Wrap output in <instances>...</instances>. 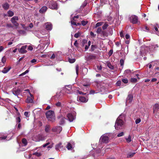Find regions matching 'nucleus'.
Returning a JSON list of instances; mask_svg holds the SVG:
<instances>
[{
	"label": "nucleus",
	"mask_w": 159,
	"mask_h": 159,
	"mask_svg": "<svg viewBox=\"0 0 159 159\" xmlns=\"http://www.w3.org/2000/svg\"><path fill=\"white\" fill-rule=\"evenodd\" d=\"M77 100L81 102H87L88 99L84 97L79 96L78 97Z\"/></svg>",
	"instance_id": "9b49d317"
},
{
	"label": "nucleus",
	"mask_w": 159,
	"mask_h": 159,
	"mask_svg": "<svg viewBox=\"0 0 159 159\" xmlns=\"http://www.w3.org/2000/svg\"><path fill=\"white\" fill-rule=\"evenodd\" d=\"M34 138L35 139H34L36 141H43L44 140V139L42 137L41 135H39L38 136H36Z\"/></svg>",
	"instance_id": "f3484780"
},
{
	"label": "nucleus",
	"mask_w": 159,
	"mask_h": 159,
	"mask_svg": "<svg viewBox=\"0 0 159 159\" xmlns=\"http://www.w3.org/2000/svg\"><path fill=\"white\" fill-rule=\"evenodd\" d=\"M28 49L30 51H32L33 49V48L31 46H29L28 47Z\"/></svg>",
	"instance_id": "e2e57ef3"
},
{
	"label": "nucleus",
	"mask_w": 159,
	"mask_h": 159,
	"mask_svg": "<svg viewBox=\"0 0 159 159\" xmlns=\"http://www.w3.org/2000/svg\"><path fill=\"white\" fill-rule=\"evenodd\" d=\"M71 87L70 85H66L65 87L63 88V90L65 91L66 93H71Z\"/></svg>",
	"instance_id": "6e6552de"
},
{
	"label": "nucleus",
	"mask_w": 159,
	"mask_h": 159,
	"mask_svg": "<svg viewBox=\"0 0 159 159\" xmlns=\"http://www.w3.org/2000/svg\"><path fill=\"white\" fill-rule=\"evenodd\" d=\"M75 61V59H69V61L70 63H73Z\"/></svg>",
	"instance_id": "e433bc0d"
},
{
	"label": "nucleus",
	"mask_w": 159,
	"mask_h": 159,
	"mask_svg": "<svg viewBox=\"0 0 159 159\" xmlns=\"http://www.w3.org/2000/svg\"><path fill=\"white\" fill-rule=\"evenodd\" d=\"M30 96L28 97L26 99V102L28 103H32L33 101L34 96L31 94L30 93Z\"/></svg>",
	"instance_id": "f8f14e48"
},
{
	"label": "nucleus",
	"mask_w": 159,
	"mask_h": 159,
	"mask_svg": "<svg viewBox=\"0 0 159 159\" xmlns=\"http://www.w3.org/2000/svg\"><path fill=\"white\" fill-rule=\"evenodd\" d=\"M16 121L18 122H20V119L19 117H18L16 118Z\"/></svg>",
	"instance_id": "69168bd1"
},
{
	"label": "nucleus",
	"mask_w": 159,
	"mask_h": 159,
	"mask_svg": "<svg viewBox=\"0 0 159 159\" xmlns=\"http://www.w3.org/2000/svg\"><path fill=\"white\" fill-rule=\"evenodd\" d=\"M113 50H111L108 53V55L109 56H111L113 53Z\"/></svg>",
	"instance_id": "4d7b16f0"
},
{
	"label": "nucleus",
	"mask_w": 159,
	"mask_h": 159,
	"mask_svg": "<svg viewBox=\"0 0 159 159\" xmlns=\"http://www.w3.org/2000/svg\"><path fill=\"white\" fill-rule=\"evenodd\" d=\"M45 28L47 30H51L52 28V25L50 23L47 22L45 24Z\"/></svg>",
	"instance_id": "dca6fc26"
},
{
	"label": "nucleus",
	"mask_w": 159,
	"mask_h": 159,
	"mask_svg": "<svg viewBox=\"0 0 159 159\" xmlns=\"http://www.w3.org/2000/svg\"><path fill=\"white\" fill-rule=\"evenodd\" d=\"M108 26V25L107 24V23H105L104 25L102 26V28L103 30L106 29Z\"/></svg>",
	"instance_id": "c9c22d12"
},
{
	"label": "nucleus",
	"mask_w": 159,
	"mask_h": 159,
	"mask_svg": "<svg viewBox=\"0 0 159 159\" xmlns=\"http://www.w3.org/2000/svg\"><path fill=\"white\" fill-rule=\"evenodd\" d=\"M133 97L131 95H129L127 98L126 103L128 102L131 103Z\"/></svg>",
	"instance_id": "6ab92c4d"
},
{
	"label": "nucleus",
	"mask_w": 159,
	"mask_h": 159,
	"mask_svg": "<svg viewBox=\"0 0 159 159\" xmlns=\"http://www.w3.org/2000/svg\"><path fill=\"white\" fill-rule=\"evenodd\" d=\"M122 81L125 84H126L128 82V80L127 79H122Z\"/></svg>",
	"instance_id": "37998d69"
},
{
	"label": "nucleus",
	"mask_w": 159,
	"mask_h": 159,
	"mask_svg": "<svg viewBox=\"0 0 159 159\" xmlns=\"http://www.w3.org/2000/svg\"><path fill=\"white\" fill-rule=\"evenodd\" d=\"M2 7L5 9L7 10L9 7V5L8 3H5L3 5Z\"/></svg>",
	"instance_id": "b1692460"
},
{
	"label": "nucleus",
	"mask_w": 159,
	"mask_h": 159,
	"mask_svg": "<svg viewBox=\"0 0 159 159\" xmlns=\"http://www.w3.org/2000/svg\"><path fill=\"white\" fill-rule=\"evenodd\" d=\"M47 7L46 6H43L40 9L39 12L41 13H43L46 11L47 10Z\"/></svg>",
	"instance_id": "412c9836"
},
{
	"label": "nucleus",
	"mask_w": 159,
	"mask_h": 159,
	"mask_svg": "<svg viewBox=\"0 0 159 159\" xmlns=\"http://www.w3.org/2000/svg\"><path fill=\"white\" fill-rule=\"evenodd\" d=\"M90 35L93 37H95L96 36V35L94 34L93 32H90Z\"/></svg>",
	"instance_id": "774afa93"
},
{
	"label": "nucleus",
	"mask_w": 159,
	"mask_h": 159,
	"mask_svg": "<svg viewBox=\"0 0 159 159\" xmlns=\"http://www.w3.org/2000/svg\"><path fill=\"white\" fill-rule=\"evenodd\" d=\"M29 72V70H27L25 72H24L23 73H22L20 74L19 75V76H23V75H25V74L28 73Z\"/></svg>",
	"instance_id": "473e14b6"
},
{
	"label": "nucleus",
	"mask_w": 159,
	"mask_h": 159,
	"mask_svg": "<svg viewBox=\"0 0 159 159\" xmlns=\"http://www.w3.org/2000/svg\"><path fill=\"white\" fill-rule=\"evenodd\" d=\"M77 93H78L80 94L85 95V93H83L82 92L78 90H77Z\"/></svg>",
	"instance_id": "13d9d810"
},
{
	"label": "nucleus",
	"mask_w": 159,
	"mask_h": 159,
	"mask_svg": "<svg viewBox=\"0 0 159 159\" xmlns=\"http://www.w3.org/2000/svg\"><path fill=\"white\" fill-rule=\"evenodd\" d=\"M18 20V17L16 16L13 17L11 20V22L16 26H17L18 25V24L16 21Z\"/></svg>",
	"instance_id": "1a4fd4ad"
},
{
	"label": "nucleus",
	"mask_w": 159,
	"mask_h": 159,
	"mask_svg": "<svg viewBox=\"0 0 159 159\" xmlns=\"http://www.w3.org/2000/svg\"><path fill=\"white\" fill-rule=\"evenodd\" d=\"M107 66L110 69H113L114 68L113 66H112L111 63H107Z\"/></svg>",
	"instance_id": "f704fd0d"
},
{
	"label": "nucleus",
	"mask_w": 159,
	"mask_h": 159,
	"mask_svg": "<svg viewBox=\"0 0 159 159\" xmlns=\"http://www.w3.org/2000/svg\"><path fill=\"white\" fill-rule=\"evenodd\" d=\"M55 105L57 107H60L61 106V103L60 102H58L56 103Z\"/></svg>",
	"instance_id": "603ef678"
},
{
	"label": "nucleus",
	"mask_w": 159,
	"mask_h": 159,
	"mask_svg": "<svg viewBox=\"0 0 159 159\" xmlns=\"http://www.w3.org/2000/svg\"><path fill=\"white\" fill-rule=\"evenodd\" d=\"M135 154V152H133L129 153L127 155L128 157H131L133 156Z\"/></svg>",
	"instance_id": "c756f323"
},
{
	"label": "nucleus",
	"mask_w": 159,
	"mask_h": 159,
	"mask_svg": "<svg viewBox=\"0 0 159 159\" xmlns=\"http://www.w3.org/2000/svg\"><path fill=\"white\" fill-rule=\"evenodd\" d=\"M124 135V133L123 132H121L120 133H119L117 135V136L118 137H120L121 136H122Z\"/></svg>",
	"instance_id": "49530a36"
},
{
	"label": "nucleus",
	"mask_w": 159,
	"mask_h": 159,
	"mask_svg": "<svg viewBox=\"0 0 159 159\" xmlns=\"http://www.w3.org/2000/svg\"><path fill=\"white\" fill-rule=\"evenodd\" d=\"M47 5L49 8L52 9H57L58 8L57 3L53 0L48 2Z\"/></svg>",
	"instance_id": "7ed1b4c3"
},
{
	"label": "nucleus",
	"mask_w": 159,
	"mask_h": 159,
	"mask_svg": "<svg viewBox=\"0 0 159 159\" xmlns=\"http://www.w3.org/2000/svg\"><path fill=\"white\" fill-rule=\"evenodd\" d=\"M20 90L18 88L13 89L12 91L13 93L15 95L18 96L20 93Z\"/></svg>",
	"instance_id": "ddd939ff"
},
{
	"label": "nucleus",
	"mask_w": 159,
	"mask_h": 159,
	"mask_svg": "<svg viewBox=\"0 0 159 159\" xmlns=\"http://www.w3.org/2000/svg\"><path fill=\"white\" fill-rule=\"evenodd\" d=\"M62 145L61 143H59L58 144H57L55 146V149L56 150H57L61 148Z\"/></svg>",
	"instance_id": "5701e85b"
},
{
	"label": "nucleus",
	"mask_w": 159,
	"mask_h": 159,
	"mask_svg": "<svg viewBox=\"0 0 159 159\" xmlns=\"http://www.w3.org/2000/svg\"><path fill=\"white\" fill-rule=\"evenodd\" d=\"M27 47L26 45L23 46L20 48L18 49L19 52L23 54L27 52L26 49Z\"/></svg>",
	"instance_id": "4468645a"
},
{
	"label": "nucleus",
	"mask_w": 159,
	"mask_h": 159,
	"mask_svg": "<svg viewBox=\"0 0 159 159\" xmlns=\"http://www.w3.org/2000/svg\"><path fill=\"white\" fill-rule=\"evenodd\" d=\"M37 60L35 59H33L31 61V62L32 63H35L37 61Z\"/></svg>",
	"instance_id": "8fccbe9b"
},
{
	"label": "nucleus",
	"mask_w": 159,
	"mask_h": 159,
	"mask_svg": "<svg viewBox=\"0 0 159 159\" xmlns=\"http://www.w3.org/2000/svg\"><path fill=\"white\" fill-rule=\"evenodd\" d=\"M141 121V120L140 118H138L135 121V123L137 124L139 123Z\"/></svg>",
	"instance_id": "a19ab883"
},
{
	"label": "nucleus",
	"mask_w": 159,
	"mask_h": 159,
	"mask_svg": "<svg viewBox=\"0 0 159 159\" xmlns=\"http://www.w3.org/2000/svg\"><path fill=\"white\" fill-rule=\"evenodd\" d=\"M62 130V128L60 126H56L53 127L52 129V132H56L57 134L60 133Z\"/></svg>",
	"instance_id": "423d86ee"
},
{
	"label": "nucleus",
	"mask_w": 159,
	"mask_h": 159,
	"mask_svg": "<svg viewBox=\"0 0 159 159\" xmlns=\"http://www.w3.org/2000/svg\"><path fill=\"white\" fill-rule=\"evenodd\" d=\"M76 113L73 112L71 113L68 114L66 116L67 120L70 122H72L75 119Z\"/></svg>",
	"instance_id": "20e7f679"
},
{
	"label": "nucleus",
	"mask_w": 159,
	"mask_h": 159,
	"mask_svg": "<svg viewBox=\"0 0 159 159\" xmlns=\"http://www.w3.org/2000/svg\"><path fill=\"white\" fill-rule=\"evenodd\" d=\"M81 34L82 33L80 32H78L75 34L74 37L76 38H78L80 36Z\"/></svg>",
	"instance_id": "393cba45"
},
{
	"label": "nucleus",
	"mask_w": 159,
	"mask_h": 159,
	"mask_svg": "<svg viewBox=\"0 0 159 159\" xmlns=\"http://www.w3.org/2000/svg\"><path fill=\"white\" fill-rule=\"evenodd\" d=\"M56 55L54 53H53L52 56L50 57L51 59H54L56 57Z\"/></svg>",
	"instance_id": "864d4df0"
},
{
	"label": "nucleus",
	"mask_w": 159,
	"mask_h": 159,
	"mask_svg": "<svg viewBox=\"0 0 159 159\" xmlns=\"http://www.w3.org/2000/svg\"><path fill=\"white\" fill-rule=\"evenodd\" d=\"M91 50L92 51H93L96 48V46L95 45H92L91 46Z\"/></svg>",
	"instance_id": "3c124183"
},
{
	"label": "nucleus",
	"mask_w": 159,
	"mask_h": 159,
	"mask_svg": "<svg viewBox=\"0 0 159 159\" xmlns=\"http://www.w3.org/2000/svg\"><path fill=\"white\" fill-rule=\"evenodd\" d=\"M79 69V67L78 65H77L76 66V73L77 75H78V71Z\"/></svg>",
	"instance_id": "79ce46f5"
},
{
	"label": "nucleus",
	"mask_w": 159,
	"mask_h": 159,
	"mask_svg": "<svg viewBox=\"0 0 159 159\" xmlns=\"http://www.w3.org/2000/svg\"><path fill=\"white\" fill-rule=\"evenodd\" d=\"M2 100L4 101L7 102H9V101H10V100L8 98H6L4 99H3Z\"/></svg>",
	"instance_id": "6e6d98bb"
},
{
	"label": "nucleus",
	"mask_w": 159,
	"mask_h": 159,
	"mask_svg": "<svg viewBox=\"0 0 159 159\" xmlns=\"http://www.w3.org/2000/svg\"><path fill=\"white\" fill-rule=\"evenodd\" d=\"M22 143L23 146H25L27 145V140L25 139H23L22 140Z\"/></svg>",
	"instance_id": "4be33fe9"
},
{
	"label": "nucleus",
	"mask_w": 159,
	"mask_h": 159,
	"mask_svg": "<svg viewBox=\"0 0 159 159\" xmlns=\"http://www.w3.org/2000/svg\"><path fill=\"white\" fill-rule=\"evenodd\" d=\"M51 140L50 139H48L47 141V143L46 144L43 145V147H45L46 146L49 145L50 143Z\"/></svg>",
	"instance_id": "a878e982"
},
{
	"label": "nucleus",
	"mask_w": 159,
	"mask_h": 159,
	"mask_svg": "<svg viewBox=\"0 0 159 159\" xmlns=\"http://www.w3.org/2000/svg\"><path fill=\"white\" fill-rule=\"evenodd\" d=\"M75 21L74 20H71V23L72 25H77L76 24V23L74 21Z\"/></svg>",
	"instance_id": "bf43d9fd"
},
{
	"label": "nucleus",
	"mask_w": 159,
	"mask_h": 159,
	"mask_svg": "<svg viewBox=\"0 0 159 159\" xmlns=\"http://www.w3.org/2000/svg\"><path fill=\"white\" fill-rule=\"evenodd\" d=\"M11 68V66L8 67H5L4 68L3 70L2 71V72L4 74L7 73L10 70Z\"/></svg>",
	"instance_id": "a211bd4d"
},
{
	"label": "nucleus",
	"mask_w": 159,
	"mask_h": 159,
	"mask_svg": "<svg viewBox=\"0 0 159 159\" xmlns=\"http://www.w3.org/2000/svg\"><path fill=\"white\" fill-rule=\"evenodd\" d=\"M129 20L133 24H136L138 22V17L135 15H132L129 17Z\"/></svg>",
	"instance_id": "39448f33"
},
{
	"label": "nucleus",
	"mask_w": 159,
	"mask_h": 159,
	"mask_svg": "<svg viewBox=\"0 0 159 159\" xmlns=\"http://www.w3.org/2000/svg\"><path fill=\"white\" fill-rule=\"evenodd\" d=\"M101 35H102L104 36H106V33L104 31H102L101 33Z\"/></svg>",
	"instance_id": "c03bdc74"
},
{
	"label": "nucleus",
	"mask_w": 159,
	"mask_h": 159,
	"mask_svg": "<svg viewBox=\"0 0 159 159\" xmlns=\"http://www.w3.org/2000/svg\"><path fill=\"white\" fill-rule=\"evenodd\" d=\"M87 23V22L84 20H82L81 21V24L83 25H85Z\"/></svg>",
	"instance_id": "a18cd8bd"
},
{
	"label": "nucleus",
	"mask_w": 159,
	"mask_h": 159,
	"mask_svg": "<svg viewBox=\"0 0 159 159\" xmlns=\"http://www.w3.org/2000/svg\"><path fill=\"white\" fill-rule=\"evenodd\" d=\"M65 119L64 118H62L60 120L59 124L60 125H63L65 123Z\"/></svg>",
	"instance_id": "c85d7f7f"
},
{
	"label": "nucleus",
	"mask_w": 159,
	"mask_h": 159,
	"mask_svg": "<svg viewBox=\"0 0 159 159\" xmlns=\"http://www.w3.org/2000/svg\"><path fill=\"white\" fill-rule=\"evenodd\" d=\"M6 26L9 27H12L13 26L11 24H7Z\"/></svg>",
	"instance_id": "680f3d73"
},
{
	"label": "nucleus",
	"mask_w": 159,
	"mask_h": 159,
	"mask_svg": "<svg viewBox=\"0 0 159 159\" xmlns=\"http://www.w3.org/2000/svg\"><path fill=\"white\" fill-rule=\"evenodd\" d=\"M33 155H35L37 157H39L41 156V154L40 153L38 152H35L33 154Z\"/></svg>",
	"instance_id": "ea45409f"
},
{
	"label": "nucleus",
	"mask_w": 159,
	"mask_h": 159,
	"mask_svg": "<svg viewBox=\"0 0 159 159\" xmlns=\"http://www.w3.org/2000/svg\"><path fill=\"white\" fill-rule=\"evenodd\" d=\"M121 115H120L116 121L115 127L116 129H121L124 124L123 121L121 119Z\"/></svg>",
	"instance_id": "f03ea898"
},
{
	"label": "nucleus",
	"mask_w": 159,
	"mask_h": 159,
	"mask_svg": "<svg viewBox=\"0 0 159 159\" xmlns=\"http://www.w3.org/2000/svg\"><path fill=\"white\" fill-rule=\"evenodd\" d=\"M6 59L5 56H4L2 57V63H4L6 62Z\"/></svg>",
	"instance_id": "4c0bfd02"
},
{
	"label": "nucleus",
	"mask_w": 159,
	"mask_h": 159,
	"mask_svg": "<svg viewBox=\"0 0 159 159\" xmlns=\"http://www.w3.org/2000/svg\"><path fill=\"white\" fill-rule=\"evenodd\" d=\"M29 113L28 112L26 111L24 113V115L26 117L29 116Z\"/></svg>",
	"instance_id": "de8ad7c7"
},
{
	"label": "nucleus",
	"mask_w": 159,
	"mask_h": 159,
	"mask_svg": "<svg viewBox=\"0 0 159 159\" xmlns=\"http://www.w3.org/2000/svg\"><path fill=\"white\" fill-rule=\"evenodd\" d=\"M102 32V29L101 28L99 27L97 29V30L96 31V32L98 34H100Z\"/></svg>",
	"instance_id": "7c9ffc66"
},
{
	"label": "nucleus",
	"mask_w": 159,
	"mask_h": 159,
	"mask_svg": "<svg viewBox=\"0 0 159 159\" xmlns=\"http://www.w3.org/2000/svg\"><path fill=\"white\" fill-rule=\"evenodd\" d=\"M121 81L120 80L118 81L116 83V85L117 86H120L121 84Z\"/></svg>",
	"instance_id": "09e8293b"
},
{
	"label": "nucleus",
	"mask_w": 159,
	"mask_h": 159,
	"mask_svg": "<svg viewBox=\"0 0 159 159\" xmlns=\"http://www.w3.org/2000/svg\"><path fill=\"white\" fill-rule=\"evenodd\" d=\"M131 71L130 70H127L125 71V73H130Z\"/></svg>",
	"instance_id": "338daca9"
},
{
	"label": "nucleus",
	"mask_w": 159,
	"mask_h": 159,
	"mask_svg": "<svg viewBox=\"0 0 159 159\" xmlns=\"http://www.w3.org/2000/svg\"><path fill=\"white\" fill-rule=\"evenodd\" d=\"M74 45L76 47H77L78 46V43L77 40L75 41L74 43Z\"/></svg>",
	"instance_id": "052dcab7"
},
{
	"label": "nucleus",
	"mask_w": 159,
	"mask_h": 159,
	"mask_svg": "<svg viewBox=\"0 0 159 159\" xmlns=\"http://www.w3.org/2000/svg\"><path fill=\"white\" fill-rule=\"evenodd\" d=\"M103 23V22H99L97 23L95 25V28H96L98 27L101 26Z\"/></svg>",
	"instance_id": "bb28decb"
},
{
	"label": "nucleus",
	"mask_w": 159,
	"mask_h": 159,
	"mask_svg": "<svg viewBox=\"0 0 159 159\" xmlns=\"http://www.w3.org/2000/svg\"><path fill=\"white\" fill-rule=\"evenodd\" d=\"M100 140L102 143H107L108 142L109 138L106 135H103L100 138Z\"/></svg>",
	"instance_id": "0eeeda50"
},
{
	"label": "nucleus",
	"mask_w": 159,
	"mask_h": 159,
	"mask_svg": "<svg viewBox=\"0 0 159 159\" xmlns=\"http://www.w3.org/2000/svg\"><path fill=\"white\" fill-rule=\"evenodd\" d=\"M50 129V126L49 125H46L45 127V131L47 132H49Z\"/></svg>",
	"instance_id": "aec40b11"
},
{
	"label": "nucleus",
	"mask_w": 159,
	"mask_h": 159,
	"mask_svg": "<svg viewBox=\"0 0 159 159\" xmlns=\"http://www.w3.org/2000/svg\"><path fill=\"white\" fill-rule=\"evenodd\" d=\"M159 109V104L158 103L155 104L153 107V112L154 113L156 114L158 110Z\"/></svg>",
	"instance_id": "2eb2a0df"
},
{
	"label": "nucleus",
	"mask_w": 159,
	"mask_h": 159,
	"mask_svg": "<svg viewBox=\"0 0 159 159\" xmlns=\"http://www.w3.org/2000/svg\"><path fill=\"white\" fill-rule=\"evenodd\" d=\"M126 141L128 143H129L131 141V137L130 135H129L127 138H126Z\"/></svg>",
	"instance_id": "72a5a7b5"
},
{
	"label": "nucleus",
	"mask_w": 159,
	"mask_h": 159,
	"mask_svg": "<svg viewBox=\"0 0 159 159\" xmlns=\"http://www.w3.org/2000/svg\"><path fill=\"white\" fill-rule=\"evenodd\" d=\"M7 13L8 16L10 17L14 15L13 12L11 11H9Z\"/></svg>",
	"instance_id": "cd10ccee"
},
{
	"label": "nucleus",
	"mask_w": 159,
	"mask_h": 159,
	"mask_svg": "<svg viewBox=\"0 0 159 159\" xmlns=\"http://www.w3.org/2000/svg\"><path fill=\"white\" fill-rule=\"evenodd\" d=\"M75 145V143L73 142L68 143L67 145L66 148L68 150H72L74 148Z\"/></svg>",
	"instance_id": "9d476101"
},
{
	"label": "nucleus",
	"mask_w": 159,
	"mask_h": 159,
	"mask_svg": "<svg viewBox=\"0 0 159 159\" xmlns=\"http://www.w3.org/2000/svg\"><path fill=\"white\" fill-rule=\"evenodd\" d=\"M158 47L157 44L151 45V46H150V47L152 48H153V49H155L156 48H157Z\"/></svg>",
	"instance_id": "58836bf2"
},
{
	"label": "nucleus",
	"mask_w": 159,
	"mask_h": 159,
	"mask_svg": "<svg viewBox=\"0 0 159 159\" xmlns=\"http://www.w3.org/2000/svg\"><path fill=\"white\" fill-rule=\"evenodd\" d=\"M130 80L131 82L135 83L137 81V79L135 78H131Z\"/></svg>",
	"instance_id": "2f4dec72"
},
{
	"label": "nucleus",
	"mask_w": 159,
	"mask_h": 159,
	"mask_svg": "<svg viewBox=\"0 0 159 159\" xmlns=\"http://www.w3.org/2000/svg\"><path fill=\"white\" fill-rule=\"evenodd\" d=\"M46 117L48 120L53 122L55 120L54 111L50 110L47 111L46 113Z\"/></svg>",
	"instance_id": "f257e3e1"
},
{
	"label": "nucleus",
	"mask_w": 159,
	"mask_h": 159,
	"mask_svg": "<svg viewBox=\"0 0 159 159\" xmlns=\"http://www.w3.org/2000/svg\"><path fill=\"white\" fill-rule=\"evenodd\" d=\"M120 62L121 64V66H123L124 64V61L123 59H121L120 61Z\"/></svg>",
	"instance_id": "0e129e2a"
},
{
	"label": "nucleus",
	"mask_w": 159,
	"mask_h": 159,
	"mask_svg": "<svg viewBox=\"0 0 159 159\" xmlns=\"http://www.w3.org/2000/svg\"><path fill=\"white\" fill-rule=\"evenodd\" d=\"M87 40L86 39H84L82 41V45L84 46V44L87 43Z\"/></svg>",
	"instance_id": "5fc2aeb1"
}]
</instances>
